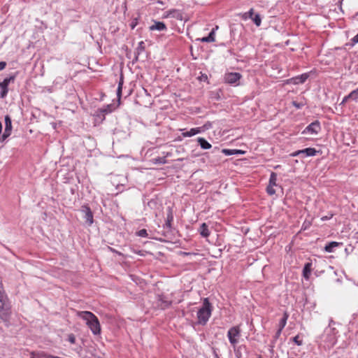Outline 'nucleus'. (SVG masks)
<instances>
[{
  "instance_id": "obj_1",
  "label": "nucleus",
  "mask_w": 358,
  "mask_h": 358,
  "mask_svg": "<svg viewBox=\"0 0 358 358\" xmlns=\"http://www.w3.org/2000/svg\"><path fill=\"white\" fill-rule=\"evenodd\" d=\"M211 315L210 303L205 299L202 307L197 312L198 323L205 324Z\"/></svg>"
},
{
  "instance_id": "obj_6",
  "label": "nucleus",
  "mask_w": 358,
  "mask_h": 358,
  "mask_svg": "<svg viewBox=\"0 0 358 358\" xmlns=\"http://www.w3.org/2000/svg\"><path fill=\"white\" fill-rule=\"evenodd\" d=\"M114 110L115 108L113 107V106L112 104H108L101 108H99L96 111L95 116L101 118V120H103L105 119V115L106 114L112 113Z\"/></svg>"
},
{
  "instance_id": "obj_46",
  "label": "nucleus",
  "mask_w": 358,
  "mask_h": 358,
  "mask_svg": "<svg viewBox=\"0 0 358 358\" xmlns=\"http://www.w3.org/2000/svg\"><path fill=\"white\" fill-rule=\"evenodd\" d=\"M164 303L165 304L164 306V308L169 307L171 305V302H168V301H165Z\"/></svg>"
},
{
  "instance_id": "obj_17",
  "label": "nucleus",
  "mask_w": 358,
  "mask_h": 358,
  "mask_svg": "<svg viewBox=\"0 0 358 358\" xmlns=\"http://www.w3.org/2000/svg\"><path fill=\"white\" fill-rule=\"evenodd\" d=\"M200 234L205 238H207L210 236V231L208 229V227L206 223H203L199 228Z\"/></svg>"
},
{
  "instance_id": "obj_7",
  "label": "nucleus",
  "mask_w": 358,
  "mask_h": 358,
  "mask_svg": "<svg viewBox=\"0 0 358 358\" xmlns=\"http://www.w3.org/2000/svg\"><path fill=\"white\" fill-rule=\"evenodd\" d=\"M12 122L9 115L5 116V130L1 136V141H5L8 136H10L12 132Z\"/></svg>"
},
{
  "instance_id": "obj_24",
  "label": "nucleus",
  "mask_w": 358,
  "mask_h": 358,
  "mask_svg": "<svg viewBox=\"0 0 358 358\" xmlns=\"http://www.w3.org/2000/svg\"><path fill=\"white\" fill-rule=\"evenodd\" d=\"M289 317V314L287 312H285L283 314L282 318L280 320L278 327L279 328L283 329L287 324V319Z\"/></svg>"
},
{
  "instance_id": "obj_40",
  "label": "nucleus",
  "mask_w": 358,
  "mask_h": 358,
  "mask_svg": "<svg viewBox=\"0 0 358 358\" xmlns=\"http://www.w3.org/2000/svg\"><path fill=\"white\" fill-rule=\"evenodd\" d=\"M6 66V62H0V71L4 69Z\"/></svg>"
},
{
  "instance_id": "obj_21",
  "label": "nucleus",
  "mask_w": 358,
  "mask_h": 358,
  "mask_svg": "<svg viewBox=\"0 0 358 358\" xmlns=\"http://www.w3.org/2000/svg\"><path fill=\"white\" fill-rule=\"evenodd\" d=\"M198 143L203 149H210L212 145L205 138L199 137L197 139Z\"/></svg>"
},
{
  "instance_id": "obj_11",
  "label": "nucleus",
  "mask_w": 358,
  "mask_h": 358,
  "mask_svg": "<svg viewBox=\"0 0 358 358\" xmlns=\"http://www.w3.org/2000/svg\"><path fill=\"white\" fill-rule=\"evenodd\" d=\"M308 78V75L302 74L300 76H297L295 78H292L287 80V83H292L294 85H298L300 83H303Z\"/></svg>"
},
{
  "instance_id": "obj_13",
  "label": "nucleus",
  "mask_w": 358,
  "mask_h": 358,
  "mask_svg": "<svg viewBox=\"0 0 358 358\" xmlns=\"http://www.w3.org/2000/svg\"><path fill=\"white\" fill-rule=\"evenodd\" d=\"M349 99H352V100H355V101L358 99V88L356 89L355 90H353L352 92H351L348 96H345L343 98L341 104H344Z\"/></svg>"
},
{
  "instance_id": "obj_16",
  "label": "nucleus",
  "mask_w": 358,
  "mask_h": 358,
  "mask_svg": "<svg viewBox=\"0 0 358 358\" xmlns=\"http://www.w3.org/2000/svg\"><path fill=\"white\" fill-rule=\"evenodd\" d=\"M166 17H173L176 19L182 20V14L180 11L176 9H172L166 12Z\"/></svg>"
},
{
  "instance_id": "obj_12",
  "label": "nucleus",
  "mask_w": 358,
  "mask_h": 358,
  "mask_svg": "<svg viewBox=\"0 0 358 358\" xmlns=\"http://www.w3.org/2000/svg\"><path fill=\"white\" fill-rule=\"evenodd\" d=\"M149 29L150 31H165L167 29V28L165 23L163 22L155 21L154 24L149 27Z\"/></svg>"
},
{
  "instance_id": "obj_4",
  "label": "nucleus",
  "mask_w": 358,
  "mask_h": 358,
  "mask_svg": "<svg viewBox=\"0 0 358 358\" xmlns=\"http://www.w3.org/2000/svg\"><path fill=\"white\" fill-rule=\"evenodd\" d=\"M241 78L242 75L239 73L229 72L224 74V80L228 84H236Z\"/></svg>"
},
{
  "instance_id": "obj_39",
  "label": "nucleus",
  "mask_w": 358,
  "mask_h": 358,
  "mask_svg": "<svg viewBox=\"0 0 358 358\" xmlns=\"http://www.w3.org/2000/svg\"><path fill=\"white\" fill-rule=\"evenodd\" d=\"M300 154H301V150L295 151V152L291 153L290 156H292V157H296V156L299 155Z\"/></svg>"
},
{
  "instance_id": "obj_3",
  "label": "nucleus",
  "mask_w": 358,
  "mask_h": 358,
  "mask_svg": "<svg viewBox=\"0 0 358 358\" xmlns=\"http://www.w3.org/2000/svg\"><path fill=\"white\" fill-rule=\"evenodd\" d=\"M320 122L318 120H315V122H312L308 126H307L302 131V134L316 135L320 131Z\"/></svg>"
},
{
  "instance_id": "obj_34",
  "label": "nucleus",
  "mask_w": 358,
  "mask_h": 358,
  "mask_svg": "<svg viewBox=\"0 0 358 358\" xmlns=\"http://www.w3.org/2000/svg\"><path fill=\"white\" fill-rule=\"evenodd\" d=\"M137 234L138 236H141V237H147L148 236L147 231H146V229H144L138 231L137 232Z\"/></svg>"
},
{
  "instance_id": "obj_36",
  "label": "nucleus",
  "mask_w": 358,
  "mask_h": 358,
  "mask_svg": "<svg viewBox=\"0 0 358 358\" xmlns=\"http://www.w3.org/2000/svg\"><path fill=\"white\" fill-rule=\"evenodd\" d=\"M292 105L296 107V108L299 109L302 108L304 106L303 103H298L297 101H292Z\"/></svg>"
},
{
  "instance_id": "obj_8",
  "label": "nucleus",
  "mask_w": 358,
  "mask_h": 358,
  "mask_svg": "<svg viewBox=\"0 0 358 358\" xmlns=\"http://www.w3.org/2000/svg\"><path fill=\"white\" fill-rule=\"evenodd\" d=\"M81 210L84 213V219L85 220L86 223L88 226H91L94 222V217L90 208L88 206L85 205L82 206Z\"/></svg>"
},
{
  "instance_id": "obj_41",
  "label": "nucleus",
  "mask_w": 358,
  "mask_h": 358,
  "mask_svg": "<svg viewBox=\"0 0 358 358\" xmlns=\"http://www.w3.org/2000/svg\"><path fill=\"white\" fill-rule=\"evenodd\" d=\"M333 217V214H330L329 216H324L321 218V220L322 221H325V220H329L331 219V217Z\"/></svg>"
},
{
  "instance_id": "obj_30",
  "label": "nucleus",
  "mask_w": 358,
  "mask_h": 358,
  "mask_svg": "<svg viewBox=\"0 0 358 358\" xmlns=\"http://www.w3.org/2000/svg\"><path fill=\"white\" fill-rule=\"evenodd\" d=\"M250 19L254 22L257 27H259L261 25L262 19L259 14H256L255 16L252 15Z\"/></svg>"
},
{
  "instance_id": "obj_25",
  "label": "nucleus",
  "mask_w": 358,
  "mask_h": 358,
  "mask_svg": "<svg viewBox=\"0 0 358 358\" xmlns=\"http://www.w3.org/2000/svg\"><path fill=\"white\" fill-rule=\"evenodd\" d=\"M169 153L166 154V156L163 157H158L157 158H154L152 159V162L153 164H166L167 162H166V157L169 156Z\"/></svg>"
},
{
  "instance_id": "obj_14",
  "label": "nucleus",
  "mask_w": 358,
  "mask_h": 358,
  "mask_svg": "<svg viewBox=\"0 0 358 358\" xmlns=\"http://www.w3.org/2000/svg\"><path fill=\"white\" fill-rule=\"evenodd\" d=\"M201 131L202 129L201 127L192 128L189 131L183 132L182 135L183 137H191L201 133Z\"/></svg>"
},
{
  "instance_id": "obj_9",
  "label": "nucleus",
  "mask_w": 358,
  "mask_h": 358,
  "mask_svg": "<svg viewBox=\"0 0 358 358\" xmlns=\"http://www.w3.org/2000/svg\"><path fill=\"white\" fill-rule=\"evenodd\" d=\"M76 315L86 322V324H90L92 320L97 318V317L90 311H77Z\"/></svg>"
},
{
  "instance_id": "obj_45",
  "label": "nucleus",
  "mask_w": 358,
  "mask_h": 358,
  "mask_svg": "<svg viewBox=\"0 0 358 358\" xmlns=\"http://www.w3.org/2000/svg\"><path fill=\"white\" fill-rule=\"evenodd\" d=\"M244 153H245V152L241 150L235 149V155H237V154L243 155Z\"/></svg>"
},
{
  "instance_id": "obj_19",
  "label": "nucleus",
  "mask_w": 358,
  "mask_h": 358,
  "mask_svg": "<svg viewBox=\"0 0 358 358\" xmlns=\"http://www.w3.org/2000/svg\"><path fill=\"white\" fill-rule=\"evenodd\" d=\"M6 297L3 292V285L0 282V310L4 308V306L6 303Z\"/></svg>"
},
{
  "instance_id": "obj_5",
  "label": "nucleus",
  "mask_w": 358,
  "mask_h": 358,
  "mask_svg": "<svg viewBox=\"0 0 358 358\" xmlns=\"http://www.w3.org/2000/svg\"><path fill=\"white\" fill-rule=\"evenodd\" d=\"M277 174L272 172L270 176L268 185L266 187V192L269 195H273L275 193L274 187L277 186Z\"/></svg>"
},
{
  "instance_id": "obj_29",
  "label": "nucleus",
  "mask_w": 358,
  "mask_h": 358,
  "mask_svg": "<svg viewBox=\"0 0 358 358\" xmlns=\"http://www.w3.org/2000/svg\"><path fill=\"white\" fill-rule=\"evenodd\" d=\"M122 85H123V78L121 77L120 80V82L118 83V87H117V98H118L119 101L120 100L121 96H122Z\"/></svg>"
},
{
  "instance_id": "obj_22",
  "label": "nucleus",
  "mask_w": 358,
  "mask_h": 358,
  "mask_svg": "<svg viewBox=\"0 0 358 358\" xmlns=\"http://www.w3.org/2000/svg\"><path fill=\"white\" fill-rule=\"evenodd\" d=\"M202 42H207V43H211L214 42L215 41V29H213L212 31L210 32L209 35L206 37H203L201 39Z\"/></svg>"
},
{
  "instance_id": "obj_47",
  "label": "nucleus",
  "mask_w": 358,
  "mask_h": 358,
  "mask_svg": "<svg viewBox=\"0 0 358 358\" xmlns=\"http://www.w3.org/2000/svg\"><path fill=\"white\" fill-rule=\"evenodd\" d=\"M259 358H262V357H259Z\"/></svg>"
},
{
  "instance_id": "obj_26",
  "label": "nucleus",
  "mask_w": 358,
  "mask_h": 358,
  "mask_svg": "<svg viewBox=\"0 0 358 358\" xmlns=\"http://www.w3.org/2000/svg\"><path fill=\"white\" fill-rule=\"evenodd\" d=\"M0 89L1 90V92L0 94V97L1 98L6 97L8 94V86L3 85V83H0Z\"/></svg>"
},
{
  "instance_id": "obj_43",
  "label": "nucleus",
  "mask_w": 358,
  "mask_h": 358,
  "mask_svg": "<svg viewBox=\"0 0 358 358\" xmlns=\"http://www.w3.org/2000/svg\"><path fill=\"white\" fill-rule=\"evenodd\" d=\"M282 329H280V328H278V330L277 331L276 334H275V338H278L280 334H281V332H282Z\"/></svg>"
},
{
  "instance_id": "obj_10",
  "label": "nucleus",
  "mask_w": 358,
  "mask_h": 358,
  "mask_svg": "<svg viewBox=\"0 0 358 358\" xmlns=\"http://www.w3.org/2000/svg\"><path fill=\"white\" fill-rule=\"evenodd\" d=\"M87 327L90 329L91 331L94 335H99L101 333V325L98 317L92 320L90 324H88Z\"/></svg>"
},
{
  "instance_id": "obj_35",
  "label": "nucleus",
  "mask_w": 358,
  "mask_h": 358,
  "mask_svg": "<svg viewBox=\"0 0 358 358\" xmlns=\"http://www.w3.org/2000/svg\"><path fill=\"white\" fill-rule=\"evenodd\" d=\"M68 341L71 343L74 344L76 343V337L74 334H70L68 335Z\"/></svg>"
},
{
  "instance_id": "obj_2",
  "label": "nucleus",
  "mask_w": 358,
  "mask_h": 358,
  "mask_svg": "<svg viewBox=\"0 0 358 358\" xmlns=\"http://www.w3.org/2000/svg\"><path fill=\"white\" fill-rule=\"evenodd\" d=\"M227 337L230 344L236 347L241 337V328L239 326H234L230 328L227 332Z\"/></svg>"
},
{
  "instance_id": "obj_42",
  "label": "nucleus",
  "mask_w": 358,
  "mask_h": 358,
  "mask_svg": "<svg viewBox=\"0 0 358 358\" xmlns=\"http://www.w3.org/2000/svg\"><path fill=\"white\" fill-rule=\"evenodd\" d=\"M138 49H140L141 50H144V42L143 41H141L138 43Z\"/></svg>"
},
{
  "instance_id": "obj_18",
  "label": "nucleus",
  "mask_w": 358,
  "mask_h": 358,
  "mask_svg": "<svg viewBox=\"0 0 358 358\" xmlns=\"http://www.w3.org/2000/svg\"><path fill=\"white\" fill-rule=\"evenodd\" d=\"M341 245H342V243H338L336 241L330 242L324 247V250L327 252H334V248L338 247Z\"/></svg>"
},
{
  "instance_id": "obj_33",
  "label": "nucleus",
  "mask_w": 358,
  "mask_h": 358,
  "mask_svg": "<svg viewBox=\"0 0 358 358\" xmlns=\"http://www.w3.org/2000/svg\"><path fill=\"white\" fill-rule=\"evenodd\" d=\"M293 341L299 346L303 344L302 339L300 338L299 335H296L293 338Z\"/></svg>"
},
{
  "instance_id": "obj_37",
  "label": "nucleus",
  "mask_w": 358,
  "mask_h": 358,
  "mask_svg": "<svg viewBox=\"0 0 358 358\" xmlns=\"http://www.w3.org/2000/svg\"><path fill=\"white\" fill-rule=\"evenodd\" d=\"M137 24H138V20H137V18L134 19V20H133V21H132V22H131V24H130L131 28L132 29H134L136 27V26L137 25Z\"/></svg>"
},
{
  "instance_id": "obj_38",
  "label": "nucleus",
  "mask_w": 358,
  "mask_h": 358,
  "mask_svg": "<svg viewBox=\"0 0 358 358\" xmlns=\"http://www.w3.org/2000/svg\"><path fill=\"white\" fill-rule=\"evenodd\" d=\"M351 42L352 45H354L355 44L358 43V34L351 39Z\"/></svg>"
},
{
  "instance_id": "obj_23",
  "label": "nucleus",
  "mask_w": 358,
  "mask_h": 358,
  "mask_svg": "<svg viewBox=\"0 0 358 358\" xmlns=\"http://www.w3.org/2000/svg\"><path fill=\"white\" fill-rule=\"evenodd\" d=\"M301 154H305L306 156H315L317 151L313 148H308L303 150H301Z\"/></svg>"
},
{
  "instance_id": "obj_31",
  "label": "nucleus",
  "mask_w": 358,
  "mask_h": 358,
  "mask_svg": "<svg viewBox=\"0 0 358 358\" xmlns=\"http://www.w3.org/2000/svg\"><path fill=\"white\" fill-rule=\"evenodd\" d=\"M15 76H11L8 78H6L3 80V84L8 86V85L10 82H13L15 80Z\"/></svg>"
},
{
  "instance_id": "obj_28",
  "label": "nucleus",
  "mask_w": 358,
  "mask_h": 358,
  "mask_svg": "<svg viewBox=\"0 0 358 358\" xmlns=\"http://www.w3.org/2000/svg\"><path fill=\"white\" fill-rule=\"evenodd\" d=\"M173 215L172 213V210L171 209H169V213L167 214L166 222V224L169 228H170L171 227V222H173Z\"/></svg>"
},
{
  "instance_id": "obj_15",
  "label": "nucleus",
  "mask_w": 358,
  "mask_h": 358,
  "mask_svg": "<svg viewBox=\"0 0 358 358\" xmlns=\"http://www.w3.org/2000/svg\"><path fill=\"white\" fill-rule=\"evenodd\" d=\"M312 271V263L308 262L305 264L303 269V276L306 279L308 280L310 275Z\"/></svg>"
},
{
  "instance_id": "obj_44",
  "label": "nucleus",
  "mask_w": 358,
  "mask_h": 358,
  "mask_svg": "<svg viewBox=\"0 0 358 358\" xmlns=\"http://www.w3.org/2000/svg\"><path fill=\"white\" fill-rule=\"evenodd\" d=\"M153 3H159V4H162V5H164V1L163 0H151Z\"/></svg>"
},
{
  "instance_id": "obj_32",
  "label": "nucleus",
  "mask_w": 358,
  "mask_h": 358,
  "mask_svg": "<svg viewBox=\"0 0 358 358\" xmlns=\"http://www.w3.org/2000/svg\"><path fill=\"white\" fill-rule=\"evenodd\" d=\"M222 152L227 156L235 155V149H222Z\"/></svg>"
},
{
  "instance_id": "obj_27",
  "label": "nucleus",
  "mask_w": 358,
  "mask_h": 358,
  "mask_svg": "<svg viewBox=\"0 0 358 358\" xmlns=\"http://www.w3.org/2000/svg\"><path fill=\"white\" fill-rule=\"evenodd\" d=\"M254 15V9L250 8L248 12L241 14V17L243 20H246L248 18H252V16Z\"/></svg>"
},
{
  "instance_id": "obj_20",
  "label": "nucleus",
  "mask_w": 358,
  "mask_h": 358,
  "mask_svg": "<svg viewBox=\"0 0 358 358\" xmlns=\"http://www.w3.org/2000/svg\"><path fill=\"white\" fill-rule=\"evenodd\" d=\"M55 356L47 355L43 352H31V358H54Z\"/></svg>"
}]
</instances>
